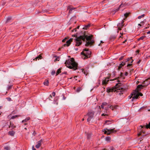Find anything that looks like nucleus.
Instances as JSON below:
<instances>
[{
  "instance_id": "obj_1",
  "label": "nucleus",
  "mask_w": 150,
  "mask_h": 150,
  "mask_svg": "<svg viewBox=\"0 0 150 150\" xmlns=\"http://www.w3.org/2000/svg\"><path fill=\"white\" fill-rule=\"evenodd\" d=\"M92 35L88 36L85 34L83 35H81L78 37H76L75 39L76 46H78L82 44L81 40H82L83 41H85V39L88 41L86 42L85 46H88L89 45H91L94 43L93 40H92Z\"/></svg>"
},
{
  "instance_id": "obj_2",
  "label": "nucleus",
  "mask_w": 150,
  "mask_h": 150,
  "mask_svg": "<svg viewBox=\"0 0 150 150\" xmlns=\"http://www.w3.org/2000/svg\"><path fill=\"white\" fill-rule=\"evenodd\" d=\"M65 64L67 67L70 69L76 70L77 69V64L74 58H72L70 59L66 60Z\"/></svg>"
},
{
  "instance_id": "obj_3",
  "label": "nucleus",
  "mask_w": 150,
  "mask_h": 150,
  "mask_svg": "<svg viewBox=\"0 0 150 150\" xmlns=\"http://www.w3.org/2000/svg\"><path fill=\"white\" fill-rule=\"evenodd\" d=\"M121 85V84L120 83H117L115 85V86H114L113 87H112V88H108L107 89V91L108 93H110L111 92H115L116 91V92H118V90H120V88L118 89V86H120Z\"/></svg>"
},
{
  "instance_id": "obj_4",
  "label": "nucleus",
  "mask_w": 150,
  "mask_h": 150,
  "mask_svg": "<svg viewBox=\"0 0 150 150\" xmlns=\"http://www.w3.org/2000/svg\"><path fill=\"white\" fill-rule=\"evenodd\" d=\"M149 79H148L144 81L143 83L144 85H139L137 86V89L136 90L138 91L139 92L140 91L141 89L143 87L147 86L149 84H150V81Z\"/></svg>"
},
{
  "instance_id": "obj_5",
  "label": "nucleus",
  "mask_w": 150,
  "mask_h": 150,
  "mask_svg": "<svg viewBox=\"0 0 150 150\" xmlns=\"http://www.w3.org/2000/svg\"><path fill=\"white\" fill-rule=\"evenodd\" d=\"M133 94L134 96L132 97V101H133L134 99L138 98L139 96H143V94L142 93L139 92L136 90H135L133 92Z\"/></svg>"
},
{
  "instance_id": "obj_6",
  "label": "nucleus",
  "mask_w": 150,
  "mask_h": 150,
  "mask_svg": "<svg viewBox=\"0 0 150 150\" xmlns=\"http://www.w3.org/2000/svg\"><path fill=\"white\" fill-rule=\"evenodd\" d=\"M91 53V52L88 49H85L81 53V54H83L86 58H88L90 57Z\"/></svg>"
},
{
  "instance_id": "obj_7",
  "label": "nucleus",
  "mask_w": 150,
  "mask_h": 150,
  "mask_svg": "<svg viewBox=\"0 0 150 150\" xmlns=\"http://www.w3.org/2000/svg\"><path fill=\"white\" fill-rule=\"evenodd\" d=\"M94 114V112L93 111L90 110L88 112L87 115L88 117L87 119V121L89 122L93 118Z\"/></svg>"
},
{
  "instance_id": "obj_8",
  "label": "nucleus",
  "mask_w": 150,
  "mask_h": 150,
  "mask_svg": "<svg viewBox=\"0 0 150 150\" xmlns=\"http://www.w3.org/2000/svg\"><path fill=\"white\" fill-rule=\"evenodd\" d=\"M114 129L115 128L112 129H108L106 128V130H107V134H110L112 133L116 132H117L116 130H114Z\"/></svg>"
},
{
  "instance_id": "obj_9",
  "label": "nucleus",
  "mask_w": 150,
  "mask_h": 150,
  "mask_svg": "<svg viewBox=\"0 0 150 150\" xmlns=\"http://www.w3.org/2000/svg\"><path fill=\"white\" fill-rule=\"evenodd\" d=\"M124 22V21L123 20H122L121 22V24L119 23L117 25L118 29L119 30H121V28H122L124 25L123 23Z\"/></svg>"
},
{
  "instance_id": "obj_10",
  "label": "nucleus",
  "mask_w": 150,
  "mask_h": 150,
  "mask_svg": "<svg viewBox=\"0 0 150 150\" xmlns=\"http://www.w3.org/2000/svg\"><path fill=\"white\" fill-rule=\"evenodd\" d=\"M109 81V78H105V79L102 81V84L106 85L107 83Z\"/></svg>"
},
{
  "instance_id": "obj_11",
  "label": "nucleus",
  "mask_w": 150,
  "mask_h": 150,
  "mask_svg": "<svg viewBox=\"0 0 150 150\" xmlns=\"http://www.w3.org/2000/svg\"><path fill=\"white\" fill-rule=\"evenodd\" d=\"M120 86H118V89L119 88H120V90H118V92H117V93H118L119 92H120V93H119L118 94L121 95V94H122L123 93H122V92L123 91L124 89H123V88H122V87H120Z\"/></svg>"
},
{
  "instance_id": "obj_12",
  "label": "nucleus",
  "mask_w": 150,
  "mask_h": 150,
  "mask_svg": "<svg viewBox=\"0 0 150 150\" xmlns=\"http://www.w3.org/2000/svg\"><path fill=\"white\" fill-rule=\"evenodd\" d=\"M72 41V39L71 38L66 42V45L67 46H68L70 45L71 42Z\"/></svg>"
},
{
  "instance_id": "obj_13",
  "label": "nucleus",
  "mask_w": 150,
  "mask_h": 150,
  "mask_svg": "<svg viewBox=\"0 0 150 150\" xmlns=\"http://www.w3.org/2000/svg\"><path fill=\"white\" fill-rule=\"evenodd\" d=\"M42 141V140H41L38 142L37 144L35 146V147L37 148H38L40 147L41 145V143Z\"/></svg>"
},
{
  "instance_id": "obj_14",
  "label": "nucleus",
  "mask_w": 150,
  "mask_h": 150,
  "mask_svg": "<svg viewBox=\"0 0 150 150\" xmlns=\"http://www.w3.org/2000/svg\"><path fill=\"white\" fill-rule=\"evenodd\" d=\"M125 6V3H122L120 6H119L118 8L116 10V11H117L120 9V8L122 7H124Z\"/></svg>"
},
{
  "instance_id": "obj_15",
  "label": "nucleus",
  "mask_w": 150,
  "mask_h": 150,
  "mask_svg": "<svg viewBox=\"0 0 150 150\" xmlns=\"http://www.w3.org/2000/svg\"><path fill=\"white\" fill-rule=\"evenodd\" d=\"M42 58V56L40 55H39L38 56L36 57L35 59H33V60L37 61V59L39 60V59Z\"/></svg>"
},
{
  "instance_id": "obj_16",
  "label": "nucleus",
  "mask_w": 150,
  "mask_h": 150,
  "mask_svg": "<svg viewBox=\"0 0 150 150\" xmlns=\"http://www.w3.org/2000/svg\"><path fill=\"white\" fill-rule=\"evenodd\" d=\"M42 58V56L40 55H39L38 56L36 57L35 59H33V60L37 61V59L39 60V59Z\"/></svg>"
},
{
  "instance_id": "obj_17",
  "label": "nucleus",
  "mask_w": 150,
  "mask_h": 150,
  "mask_svg": "<svg viewBox=\"0 0 150 150\" xmlns=\"http://www.w3.org/2000/svg\"><path fill=\"white\" fill-rule=\"evenodd\" d=\"M42 58V56L40 55H39L38 56L36 57L35 59H33V60L37 61V59L39 60V59Z\"/></svg>"
},
{
  "instance_id": "obj_18",
  "label": "nucleus",
  "mask_w": 150,
  "mask_h": 150,
  "mask_svg": "<svg viewBox=\"0 0 150 150\" xmlns=\"http://www.w3.org/2000/svg\"><path fill=\"white\" fill-rule=\"evenodd\" d=\"M42 58V56L40 55H39L38 56L36 57L35 59H33V60L37 61V59L39 60V59Z\"/></svg>"
},
{
  "instance_id": "obj_19",
  "label": "nucleus",
  "mask_w": 150,
  "mask_h": 150,
  "mask_svg": "<svg viewBox=\"0 0 150 150\" xmlns=\"http://www.w3.org/2000/svg\"><path fill=\"white\" fill-rule=\"evenodd\" d=\"M9 128H11L12 129H13L16 127V126L14 125L12 123L10 122V125L9 126Z\"/></svg>"
},
{
  "instance_id": "obj_20",
  "label": "nucleus",
  "mask_w": 150,
  "mask_h": 150,
  "mask_svg": "<svg viewBox=\"0 0 150 150\" xmlns=\"http://www.w3.org/2000/svg\"><path fill=\"white\" fill-rule=\"evenodd\" d=\"M14 134H15L14 132V131H10L8 132V134L10 135H11V136H13L14 135Z\"/></svg>"
},
{
  "instance_id": "obj_21",
  "label": "nucleus",
  "mask_w": 150,
  "mask_h": 150,
  "mask_svg": "<svg viewBox=\"0 0 150 150\" xmlns=\"http://www.w3.org/2000/svg\"><path fill=\"white\" fill-rule=\"evenodd\" d=\"M90 26V25L88 24V25H85L84 27L83 28V29L84 30H87L88 28Z\"/></svg>"
},
{
  "instance_id": "obj_22",
  "label": "nucleus",
  "mask_w": 150,
  "mask_h": 150,
  "mask_svg": "<svg viewBox=\"0 0 150 150\" xmlns=\"http://www.w3.org/2000/svg\"><path fill=\"white\" fill-rule=\"evenodd\" d=\"M108 107H106L105 108V109L106 110H107L108 109V107H109L110 108H111L113 110L114 109V108H113V106L112 105H108Z\"/></svg>"
},
{
  "instance_id": "obj_23",
  "label": "nucleus",
  "mask_w": 150,
  "mask_h": 150,
  "mask_svg": "<svg viewBox=\"0 0 150 150\" xmlns=\"http://www.w3.org/2000/svg\"><path fill=\"white\" fill-rule=\"evenodd\" d=\"M82 72H83L84 74L86 75L88 73L86 71H85L84 69H81Z\"/></svg>"
},
{
  "instance_id": "obj_24",
  "label": "nucleus",
  "mask_w": 150,
  "mask_h": 150,
  "mask_svg": "<svg viewBox=\"0 0 150 150\" xmlns=\"http://www.w3.org/2000/svg\"><path fill=\"white\" fill-rule=\"evenodd\" d=\"M21 117V115H16L14 116H13L11 117V119H14L16 118L17 117Z\"/></svg>"
},
{
  "instance_id": "obj_25",
  "label": "nucleus",
  "mask_w": 150,
  "mask_h": 150,
  "mask_svg": "<svg viewBox=\"0 0 150 150\" xmlns=\"http://www.w3.org/2000/svg\"><path fill=\"white\" fill-rule=\"evenodd\" d=\"M61 72V68L58 69L56 73V76L57 75L59 74Z\"/></svg>"
},
{
  "instance_id": "obj_26",
  "label": "nucleus",
  "mask_w": 150,
  "mask_h": 150,
  "mask_svg": "<svg viewBox=\"0 0 150 150\" xmlns=\"http://www.w3.org/2000/svg\"><path fill=\"white\" fill-rule=\"evenodd\" d=\"M43 83L44 85L46 86H48L49 84L48 81L47 80H45V81Z\"/></svg>"
},
{
  "instance_id": "obj_27",
  "label": "nucleus",
  "mask_w": 150,
  "mask_h": 150,
  "mask_svg": "<svg viewBox=\"0 0 150 150\" xmlns=\"http://www.w3.org/2000/svg\"><path fill=\"white\" fill-rule=\"evenodd\" d=\"M69 8H70V10L69 11V13H71L72 11L73 10L75 9V8H70V7L69 6L67 7V9H69Z\"/></svg>"
},
{
  "instance_id": "obj_28",
  "label": "nucleus",
  "mask_w": 150,
  "mask_h": 150,
  "mask_svg": "<svg viewBox=\"0 0 150 150\" xmlns=\"http://www.w3.org/2000/svg\"><path fill=\"white\" fill-rule=\"evenodd\" d=\"M105 124H106L107 125H109L111 124V122L110 121V120H106L105 121Z\"/></svg>"
},
{
  "instance_id": "obj_29",
  "label": "nucleus",
  "mask_w": 150,
  "mask_h": 150,
  "mask_svg": "<svg viewBox=\"0 0 150 150\" xmlns=\"http://www.w3.org/2000/svg\"><path fill=\"white\" fill-rule=\"evenodd\" d=\"M30 119V118L29 117H28L25 118L24 120H23L22 121V122L23 123V122H26L27 121H28Z\"/></svg>"
},
{
  "instance_id": "obj_30",
  "label": "nucleus",
  "mask_w": 150,
  "mask_h": 150,
  "mask_svg": "<svg viewBox=\"0 0 150 150\" xmlns=\"http://www.w3.org/2000/svg\"><path fill=\"white\" fill-rule=\"evenodd\" d=\"M105 140L107 142H110L111 140V138L110 137H106L105 138Z\"/></svg>"
},
{
  "instance_id": "obj_31",
  "label": "nucleus",
  "mask_w": 150,
  "mask_h": 150,
  "mask_svg": "<svg viewBox=\"0 0 150 150\" xmlns=\"http://www.w3.org/2000/svg\"><path fill=\"white\" fill-rule=\"evenodd\" d=\"M129 14V13H126L124 14V16L125 17V18L123 19V20H125L126 18L128 16Z\"/></svg>"
},
{
  "instance_id": "obj_32",
  "label": "nucleus",
  "mask_w": 150,
  "mask_h": 150,
  "mask_svg": "<svg viewBox=\"0 0 150 150\" xmlns=\"http://www.w3.org/2000/svg\"><path fill=\"white\" fill-rule=\"evenodd\" d=\"M145 37H146V36H142L141 37H140L138 39V40H143L144 38H145Z\"/></svg>"
},
{
  "instance_id": "obj_33",
  "label": "nucleus",
  "mask_w": 150,
  "mask_h": 150,
  "mask_svg": "<svg viewBox=\"0 0 150 150\" xmlns=\"http://www.w3.org/2000/svg\"><path fill=\"white\" fill-rule=\"evenodd\" d=\"M146 128H150V122L149 123L148 125L146 124Z\"/></svg>"
},
{
  "instance_id": "obj_34",
  "label": "nucleus",
  "mask_w": 150,
  "mask_h": 150,
  "mask_svg": "<svg viewBox=\"0 0 150 150\" xmlns=\"http://www.w3.org/2000/svg\"><path fill=\"white\" fill-rule=\"evenodd\" d=\"M4 149L6 150H10V148L8 146H6L4 147Z\"/></svg>"
},
{
  "instance_id": "obj_35",
  "label": "nucleus",
  "mask_w": 150,
  "mask_h": 150,
  "mask_svg": "<svg viewBox=\"0 0 150 150\" xmlns=\"http://www.w3.org/2000/svg\"><path fill=\"white\" fill-rule=\"evenodd\" d=\"M81 90V88H80V87L78 88L76 90V92H80Z\"/></svg>"
},
{
  "instance_id": "obj_36",
  "label": "nucleus",
  "mask_w": 150,
  "mask_h": 150,
  "mask_svg": "<svg viewBox=\"0 0 150 150\" xmlns=\"http://www.w3.org/2000/svg\"><path fill=\"white\" fill-rule=\"evenodd\" d=\"M144 14H143L141 16H139L138 17V18L139 19H140L141 18L144 17Z\"/></svg>"
},
{
  "instance_id": "obj_37",
  "label": "nucleus",
  "mask_w": 150,
  "mask_h": 150,
  "mask_svg": "<svg viewBox=\"0 0 150 150\" xmlns=\"http://www.w3.org/2000/svg\"><path fill=\"white\" fill-rule=\"evenodd\" d=\"M102 104L104 106V107L108 105V103L106 102L103 103H102Z\"/></svg>"
},
{
  "instance_id": "obj_38",
  "label": "nucleus",
  "mask_w": 150,
  "mask_h": 150,
  "mask_svg": "<svg viewBox=\"0 0 150 150\" xmlns=\"http://www.w3.org/2000/svg\"><path fill=\"white\" fill-rule=\"evenodd\" d=\"M125 62H122L120 65L122 66V67L125 64Z\"/></svg>"
},
{
  "instance_id": "obj_39",
  "label": "nucleus",
  "mask_w": 150,
  "mask_h": 150,
  "mask_svg": "<svg viewBox=\"0 0 150 150\" xmlns=\"http://www.w3.org/2000/svg\"><path fill=\"white\" fill-rule=\"evenodd\" d=\"M133 96V93H132L129 96V99H131V98H132V96Z\"/></svg>"
},
{
  "instance_id": "obj_40",
  "label": "nucleus",
  "mask_w": 150,
  "mask_h": 150,
  "mask_svg": "<svg viewBox=\"0 0 150 150\" xmlns=\"http://www.w3.org/2000/svg\"><path fill=\"white\" fill-rule=\"evenodd\" d=\"M11 19V18L10 17H8L7 18V21H6V22H8Z\"/></svg>"
},
{
  "instance_id": "obj_41",
  "label": "nucleus",
  "mask_w": 150,
  "mask_h": 150,
  "mask_svg": "<svg viewBox=\"0 0 150 150\" xmlns=\"http://www.w3.org/2000/svg\"><path fill=\"white\" fill-rule=\"evenodd\" d=\"M55 71H52L51 72V74L52 75H54L55 74Z\"/></svg>"
},
{
  "instance_id": "obj_42",
  "label": "nucleus",
  "mask_w": 150,
  "mask_h": 150,
  "mask_svg": "<svg viewBox=\"0 0 150 150\" xmlns=\"http://www.w3.org/2000/svg\"><path fill=\"white\" fill-rule=\"evenodd\" d=\"M132 58V57H130V58H128L127 59H126L125 60V62H126L127 61H129L130 59H131Z\"/></svg>"
},
{
  "instance_id": "obj_43",
  "label": "nucleus",
  "mask_w": 150,
  "mask_h": 150,
  "mask_svg": "<svg viewBox=\"0 0 150 150\" xmlns=\"http://www.w3.org/2000/svg\"><path fill=\"white\" fill-rule=\"evenodd\" d=\"M6 99L8 101H10L11 100V98L10 97L7 98Z\"/></svg>"
},
{
  "instance_id": "obj_44",
  "label": "nucleus",
  "mask_w": 150,
  "mask_h": 150,
  "mask_svg": "<svg viewBox=\"0 0 150 150\" xmlns=\"http://www.w3.org/2000/svg\"><path fill=\"white\" fill-rule=\"evenodd\" d=\"M110 149V150H115V149L112 146H111Z\"/></svg>"
},
{
  "instance_id": "obj_45",
  "label": "nucleus",
  "mask_w": 150,
  "mask_h": 150,
  "mask_svg": "<svg viewBox=\"0 0 150 150\" xmlns=\"http://www.w3.org/2000/svg\"><path fill=\"white\" fill-rule=\"evenodd\" d=\"M123 58V56H122L119 59V60L120 61Z\"/></svg>"
},
{
  "instance_id": "obj_46",
  "label": "nucleus",
  "mask_w": 150,
  "mask_h": 150,
  "mask_svg": "<svg viewBox=\"0 0 150 150\" xmlns=\"http://www.w3.org/2000/svg\"><path fill=\"white\" fill-rule=\"evenodd\" d=\"M107 130H106V128L105 129L104 134H107Z\"/></svg>"
},
{
  "instance_id": "obj_47",
  "label": "nucleus",
  "mask_w": 150,
  "mask_h": 150,
  "mask_svg": "<svg viewBox=\"0 0 150 150\" xmlns=\"http://www.w3.org/2000/svg\"><path fill=\"white\" fill-rule=\"evenodd\" d=\"M52 96H51V95H50L49 97V99H50V100H51V99H52Z\"/></svg>"
},
{
  "instance_id": "obj_48",
  "label": "nucleus",
  "mask_w": 150,
  "mask_h": 150,
  "mask_svg": "<svg viewBox=\"0 0 150 150\" xmlns=\"http://www.w3.org/2000/svg\"><path fill=\"white\" fill-rule=\"evenodd\" d=\"M58 97H56L55 98V99H54V101H56L57 100H58Z\"/></svg>"
},
{
  "instance_id": "obj_49",
  "label": "nucleus",
  "mask_w": 150,
  "mask_h": 150,
  "mask_svg": "<svg viewBox=\"0 0 150 150\" xmlns=\"http://www.w3.org/2000/svg\"><path fill=\"white\" fill-rule=\"evenodd\" d=\"M52 95L53 96H54L55 95V93L54 92H52Z\"/></svg>"
},
{
  "instance_id": "obj_50",
  "label": "nucleus",
  "mask_w": 150,
  "mask_h": 150,
  "mask_svg": "<svg viewBox=\"0 0 150 150\" xmlns=\"http://www.w3.org/2000/svg\"><path fill=\"white\" fill-rule=\"evenodd\" d=\"M91 137V135L90 134H88L87 135V138L88 139H89L90 137Z\"/></svg>"
},
{
  "instance_id": "obj_51",
  "label": "nucleus",
  "mask_w": 150,
  "mask_h": 150,
  "mask_svg": "<svg viewBox=\"0 0 150 150\" xmlns=\"http://www.w3.org/2000/svg\"><path fill=\"white\" fill-rule=\"evenodd\" d=\"M74 31H76L77 30H76V28H74V29L73 30H72L71 31L72 32H73L74 31Z\"/></svg>"
},
{
  "instance_id": "obj_52",
  "label": "nucleus",
  "mask_w": 150,
  "mask_h": 150,
  "mask_svg": "<svg viewBox=\"0 0 150 150\" xmlns=\"http://www.w3.org/2000/svg\"><path fill=\"white\" fill-rule=\"evenodd\" d=\"M101 108L103 109V108L104 107V106L102 104V105H101Z\"/></svg>"
},
{
  "instance_id": "obj_53",
  "label": "nucleus",
  "mask_w": 150,
  "mask_h": 150,
  "mask_svg": "<svg viewBox=\"0 0 150 150\" xmlns=\"http://www.w3.org/2000/svg\"><path fill=\"white\" fill-rule=\"evenodd\" d=\"M122 67V66H121L120 65L118 67V69H120Z\"/></svg>"
},
{
  "instance_id": "obj_54",
  "label": "nucleus",
  "mask_w": 150,
  "mask_h": 150,
  "mask_svg": "<svg viewBox=\"0 0 150 150\" xmlns=\"http://www.w3.org/2000/svg\"><path fill=\"white\" fill-rule=\"evenodd\" d=\"M107 115L106 114H104V113H103V114H102V115H102V116H105V115Z\"/></svg>"
},
{
  "instance_id": "obj_55",
  "label": "nucleus",
  "mask_w": 150,
  "mask_h": 150,
  "mask_svg": "<svg viewBox=\"0 0 150 150\" xmlns=\"http://www.w3.org/2000/svg\"><path fill=\"white\" fill-rule=\"evenodd\" d=\"M11 88V86H9L8 87V89H10Z\"/></svg>"
},
{
  "instance_id": "obj_56",
  "label": "nucleus",
  "mask_w": 150,
  "mask_h": 150,
  "mask_svg": "<svg viewBox=\"0 0 150 150\" xmlns=\"http://www.w3.org/2000/svg\"><path fill=\"white\" fill-rule=\"evenodd\" d=\"M36 134V133L35 132V131H34V132L33 133V135L34 136H35V135Z\"/></svg>"
},
{
  "instance_id": "obj_57",
  "label": "nucleus",
  "mask_w": 150,
  "mask_h": 150,
  "mask_svg": "<svg viewBox=\"0 0 150 150\" xmlns=\"http://www.w3.org/2000/svg\"><path fill=\"white\" fill-rule=\"evenodd\" d=\"M146 21V20H144L143 21H142V22H141V23H142V24H143V23H144V22H145V21Z\"/></svg>"
},
{
  "instance_id": "obj_58",
  "label": "nucleus",
  "mask_w": 150,
  "mask_h": 150,
  "mask_svg": "<svg viewBox=\"0 0 150 150\" xmlns=\"http://www.w3.org/2000/svg\"><path fill=\"white\" fill-rule=\"evenodd\" d=\"M141 62V60H139V61L137 62V64H139Z\"/></svg>"
},
{
  "instance_id": "obj_59",
  "label": "nucleus",
  "mask_w": 150,
  "mask_h": 150,
  "mask_svg": "<svg viewBox=\"0 0 150 150\" xmlns=\"http://www.w3.org/2000/svg\"><path fill=\"white\" fill-rule=\"evenodd\" d=\"M32 149L33 150H36V149L34 148V146L32 147Z\"/></svg>"
},
{
  "instance_id": "obj_60",
  "label": "nucleus",
  "mask_w": 150,
  "mask_h": 150,
  "mask_svg": "<svg viewBox=\"0 0 150 150\" xmlns=\"http://www.w3.org/2000/svg\"><path fill=\"white\" fill-rule=\"evenodd\" d=\"M128 74V73L127 72H125V75L126 76H127Z\"/></svg>"
},
{
  "instance_id": "obj_61",
  "label": "nucleus",
  "mask_w": 150,
  "mask_h": 150,
  "mask_svg": "<svg viewBox=\"0 0 150 150\" xmlns=\"http://www.w3.org/2000/svg\"><path fill=\"white\" fill-rule=\"evenodd\" d=\"M65 40H66V39H64L62 40V41L63 42H65Z\"/></svg>"
},
{
  "instance_id": "obj_62",
  "label": "nucleus",
  "mask_w": 150,
  "mask_h": 150,
  "mask_svg": "<svg viewBox=\"0 0 150 150\" xmlns=\"http://www.w3.org/2000/svg\"><path fill=\"white\" fill-rule=\"evenodd\" d=\"M140 127H141L142 128H143L144 127V126L141 125V126H140Z\"/></svg>"
},
{
  "instance_id": "obj_63",
  "label": "nucleus",
  "mask_w": 150,
  "mask_h": 150,
  "mask_svg": "<svg viewBox=\"0 0 150 150\" xmlns=\"http://www.w3.org/2000/svg\"><path fill=\"white\" fill-rule=\"evenodd\" d=\"M131 65V64H128L127 65V67H129V66H130Z\"/></svg>"
},
{
  "instance_id": "obj_64",
  "label": "nucleus",
  "mask_w": 150,
  "mask_h": 150,
  "mask_svg": "<svg viewBox=\"0 0 150 150\" xmlns=\"http://www.w3.org/2000/svg\"><path fill=\"white\" fill-rule=\"evenodd\" d=\"M147 34H150V31L147 32Z\"/></svg>"
}]
</instances>
